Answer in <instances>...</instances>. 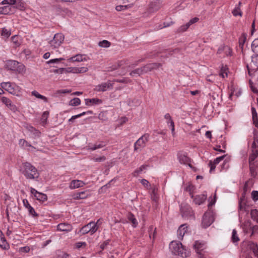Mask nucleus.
<instances>
[{
	"instance_id": "61",
	"label": "nucleus",
	"mask_w": 258,
	"mask_h": 258,
	"mask_svg": "<svg viewBox=\"0 0 258 258\" xmlns=\"http://www.w3.org/2000/svg\"><path fill=\"white\" fill-rule=\"evenodd\" d=\"M251 112H252V120L253 121L257 118V114L256 109L253 107H251Z\"/></svg>"
},
{
	"instance_id": "13",
	"label": "nucleus",
	"mask_w": 258,
	"mask_h": 258,
	"mask_svg": "<svg viewBox=\"0 0 258 258\" xmlns=\"http://www.w3.org/2000/svg\"><path fill=\"white\" fill-rule=\"evenodd\" d=\"M30 191L33 194L37 200L44 202L47 200V196L46 194L38 192L37 190L33 187H31Z\"/></svg>"
},
{
	"instance_id": "29",
	"label": "nucleus",
	"mask_w": 258,
	"mask_h": 258,
	"mask_svg": "<svg viewBox=\"0 0 258 258\" xmlns=\"http://www.w3.org/2000/svg\"><path fill=\"white\" fill-rule=\"evenodd\" d=\"M258 157V150H251L248 159V163H253L256 162V158Z\"/></svg>"
},
{
	"instance_id": "31",
	"label": "nucleus",
	"mask_w": 258,
	"mask_h": 258,
	"mask_svg": "<svg viewBox=\"0 0 258 258\" xmlns=\"http://www.w3.org/2000/svg\"><path fill=\"white\" fill-rule=\"evenodd\" d=\"M15 5V6H14V8H16L21 11H23L25 9L26 4L22 0H16Z\"/></svg>"
},
{
	"instance_id": "24",
	"label": "nucleus",
	"mask_w": 258,
	"mask_h": 258,
	"mask_svg": "<svg viewBox=\"0 0 258 258\" xmlns=\"http://www.w3.org/2000/svg\"><path fill=\"white\" fill-rule=\"evenodd\" d=\"M14 9V7L12 6H6L0 7V14L8 15L13 13L12 9Z\"/></svg>"
},
{
	"instance_id": "34",
	"label": "nucleus",
	"mask_w": 258,
	"mask_h": 258,
	"mask_svg": "<svg viewBox=\"0 0 258 258\" xmlns=\"http://www.w3.org/2000/svg\"><path fill=\"white\" fill-rule=\"evenodd\" d=\"M251 47L254 54H258V38L255 39L252 41Z\"/></svg>"
},
{
	"instance_id": "40",
	"label": "nucleus",
	"mask_w": 258,
	"mask_h": 258,
	"mask_svg": "<svg viewBox=\"0 0 258 258\" xmlns=\"http://www.w3.org/2000/svg\"><path fill=\"white\" fill-rule=\"evenodd\" d=\"M239 238L238 237V234L237 233V231L236 229H233L232 230V236H231V241L233 243H236L239 241Z\"/></svg>"
},
{
	"instance_id": "25",
	"label": "nucleus",
	"mask_w": 258,
	"mask_h": 258,
	"mask_svg": "<svg viewBox=\"0 0 258 258\" xmlns=\"http://www.w3.org/2000/svg\"><path fill=\"white\" fill-rule=\"evenodd\" d=\"M85 183L81 180H73L71 181L70 187L71 189H74L83 186Z\"/></svg>"
},
{
	"instance_id": "59",
	"label": "nucleus",
	"mask_w": 258,
	"mask_h": 258,
	"mask_svg": "<svg viewBox=\"0 0 258 258\" xmlns=\"http://www.w3.org/2000/svg\"><path fill=\"white\" fill-rule=\"evenodd\" d=\"M189 25L187 23L186 24L181 26L178 29V31L179 32H184L189 28Z\"/></svg>"
},
{
	"instance_id": "28",
	"label": "nucleus",
	"mask_w": 258,
	"mask_h": 258,
	"mask_svg": "<svg viewBox=\"0 0 258 258\" xmlns=\"http://www.w3.org/2000/svg\"><path fill=\"white\" fill-rule=\"evenodd\" d=\"M127 218L132 223L134 227H136L138 224L137 219H136L134 215L131 213H128L127 215Z\"/></svg>"
},
{
	"instance_id": "57",
	"label": "nucleus",
	"mask_w": 258,
	"mask_h": 258,
	"mask_svg": "<svg viewBox=\"0 0 258 258\" xmlns=\"http://www.w3.org/2000/svg\"><path fill=\"white\" fill-rule=\"evenodd\" d=\"M87 243L85 242H78L75 244L76 248L79 249L81 247H85Z\"/></svg>"
},
{
	"instance_id": "42",
	"label": "nucleus",
	"mask_w": 258,
	"mask_h": 258,
	"mask_svg": "<svg viewBox=\"0 0 258 258\" xmlns=\"http://www.w3.org/2000/svg\"><path fill=\"white\" fill-rule=\"evenodd\" d=\"M32 95L35 96L36 98L43 100L44 102H47L48 101L47 98L40 94H39L36 91H33L32 92Z\"/></svg>"
},
{
	"instance_id": "49",
	"label": "nucleus",
	"mask_w": 258,
	"mask_h": 258,
	"mask_svg": "<svg viewBox=\"0 0 258 258\" xmlns=\"http://www.w3.org/2000/svg\"><path fill=\"white\" fill-rule=\"evenodd\" d=\"M75 73H86L88 71V69L87 67H75Z\"/></svg>"
},
{
	"instance_id": "30",
	"label": "nucleus",
	"mask_w": 258,
	"mask_h": 258,
	"mask_svg": "<svg viewBox=\"0 0 258 258\" xmlns=\"http://www.w3.org/2000/svg\"><path fill=\"white\" fill-rule=\"evenodd\" d=\"M162 66L160 63H152L145 66L147 72L154 69H157Z\"/></svg>"
},
{
	"instance_id": "21",
	"label": "nucleus",
	"mask_w": 258,
	"mask_h": 258,
	"mask_svg": "<svg viewBox=\"0 0 258 258\" xmlns=\"http://www.w3.org/2000/svg\"><path fill=\"white\" fill-rule=\"evenodd\" d=\"M194 202L197 205H200L202 204L207 199V195L204 194L197 195L192 198Z\"/></svg>"
},
{
	"instance_id": "48",
	"label": "nucleus",
	"mask_w": 258,
	"mask_h": 258,
	"mask_svg": "<svg viewBox=\"0 0 258 258\" xmlns=\"http://www.w3.org/2000/svg\"><path fill=\"white\" fill-rule=\"evenodd\" d=\"M19 145L22 147H31L34 148L31 145H30L26 140L25 139H20L19 141Z\"/></svg>"
},
{
	"instance_id": "63",
	"label": "nucleus",
	"mask_w": 258,
	"mask_h": 258,
	"mask_svg": "<svg viewBox=\"0 0 258 258\" xmlns=\"http://www.w3.org/2000/svg\"><path fill=\"white\" fill-rule=\"evenodd\" d=\"M225 54L227 56H232V49L228 46H226V49L225 51Z\"/></svg>"
},
{
	"instance_id": "45",
	"label": "nucleus",
	"mask_w": 258,
	"mask_h": 258,
	"mask_svg": "<svg viewBox=\"0 0 258 258\" xmlns=\"http://www.w3.org/2000/svg\"><path fill=\"white\" fill-rule=\"evenodd\" d=\"M11 34V32L10 30H8L6 28H3L1 32V35L6 38H8L10 37Z\"/></svg>"
},
{
	"instance_id": "22",
	"label": "nucleus",
	"mask_w": 258,
	"mask_h": 258,
	"mask_svg": "<svg viewBox=\"0 0 258 258\" xmlns=\"http://www.w3.org/2000/svg\"><path fill=\"white\" fill-rule=\"evenodd\" d=\"M147 73L145 66L140 68L136 69L130 73V75L131 76H135L136 75L140 76L144 73Z\"/></svg>"
},
{
	"instance_id": "32",
	"label": "nucleus",
	"mask_w": 258,
	"mask_h": 258,
	"mask_svg": "<svg viewBox=\"0 0 258 258\" xmlns=\"http://www.w3.org/2000/svg\"><path fill=\"white\" fill-rule=\"evenodd\" d=\"M247 34L243 33L239 38V47L242 51L243 49L244 44L246 40Z\"/></svg>"
},
{
	"instance_id": "39",
	"label": "nucleus",
	"mask_w": 258,
	"mask_h": 258,
	"mask_svg": "<svg viewBox=\"0 0 258 258\" xmlns=\"http://www.w3.org/2000/svg\"><path fill=\"white\" fill-rule=\"evenodd\" d=\"M99 220H98L96 223H95L94 222H90L89 224H92L91 226H90V235L93 234L94 233L96 232V231L98 229V227L97 226V224L99 222Z\"/></svg>"
},
{
	"instance_id": "27",
	"label": "nucleus",
	"mask_w": 258,
	"mask_h": 258,
	"mask_svg": "<svg viewBox=\"0 0 258 258\" xmlns=\"http://www.w3.org/2000/svg\"><path fill=\"white\" fill-rule=\"evenodd\" d=\"M92 224L88 223L87 225H84L78 231V234H80V235H85L87 233H90V226H91Z\"/></svg>"
},
{
	"instance_id": "8",
	"label": "nucleus",
	"mask_w": 258,
	"mask_h": 258,
	"mask_svg": "<svg viewBox=\"0 0 258 258\" xmlns=\"http://www.w3.org/2000/svg\"><path fill=\"white\" fill-rule=\"evenodd\" d=\"M177 158L180 164L187 165L190 168H194L191 164L192 160L187 156V153H178L177 154Z\"/></svg>"
},
{
	"instance_id": "44",
	"label": "nucleus",
	"mask_w": 258,
	"mask_h": 258,
	"mask_svg": "<svg viewBox=\"0 0 258 258\" xmlns=\"http://www.w3.org/2000/svg\"><path fill=\"white\" fill-rule=\"evenodd\" d=\"M81 103V100L79 98H74L71 99L69 102V105L73 106H76L80 105Z\"/></svg>"
},
{
	"instance_id": "16",
	"label": "nucleus",
	"mask_w": 258,
	"mask_h": 258,
	"mask_svg": "<svg viewBox=\"0 0 258 258\" xmlns=\"http://www.w3.org/2000/svg\"><path fill=\"white\" fill-rule=\"evenodd\" d=\"M73 226L68 223H61L57 225V230L66 232H70L73 230Z\"/></svg>"
},
{
	"instance_id": "4",
	"label": "nucleus",
	"mask_w": 258,
	"mask_h": 258,
	"mask_svg": "<svg viewBox=\"0 0 258 258\" xmlns=\"http://www.w3.org/2000/svg\"><path fill=\"white\" fill-rule=\"evenodd\" d=\"M251 59L250 64L246 65L248 74L250 76H252L258 70V54H253Z\"/></svg>"
},
{
	"instance_id": "41",
	"label": "nucleus",
	"mask_w": 258,
	"mask_h": 258,
	"mask_svg": "<svg viewBox=\"0 0 258 258\" xmlns=\"http://www.w3.org/2000/svg\"><path fill=\"white\" fill-rule=\"evenodd\" d=\"M148 166L147 165H143L141 166H140L139 168H137L136 169L134 172L133 173V175L134 176H137L139 174H140L142 171L145 169H146L147 167Z\"/></svg>"
},
{
	"instance_id": "36",
	"label": "nucleus",
	"mask_w": 258,
	"mask_h": 258,
	"mask_svg": "<svg viewBox=\"0 0 258 258\" xmlns=\"http://www.w3.org/2000/svg\"><path fill=\"white\" fill-rule=\"evenodd\" d=\"M12 42L15 45V47H17L21 45V41L18 35H15L11 37Z\"/></svg>"
},
{
	"instance_id": "3",
	"label": "nucleus",
	"mask_w": 258,
	"mask_h": 258,
	"mask_svg": "<svg viewBox=\"0 0 258 258\" xmlns=\"http://www.w3.org/2000/svg\"><path fill=\"white\" fill-rule=\"evenodd\" d=\"M23 170L22 173L28 179H37L39 176V173L37 169L29 162L23 164Z\"/></svg>"
},
{
	"instance_id": "38",
	"label": "nucleus",
	"mask_w": 258,
	"mask_h": 258,
	"mask_svg": "<svg viewBox=\"0 0 258 258\" xmlns=\"http://www.w3.org/2000/svg\"><path fill=\"white\" fill-rule=\"evenodd\" d=\"M251 219L258 223V210L256 209L251 210L250 211Z\"/></svg>"
},
{
	"instance_id": "55",
	"label": "nucleus",
	"mask_w": 258,
	"mask_h": 258,
	"mask_svg": "<svg viewBox=\"0 0 258 258\" xmlns=\"http://www.w3.org/2000/svg\"><path fill=\"white\" fill-rule=\"evenodd\" d=\"M245 195H246V194L245 193V192H243V193L241 195V197L240 198V199L239 200L238 203H239V207H240V209L242 208H241L242 207L241 203L243 202L246 201V198Z\"/></svg>"
},
{
	"instance_id": "46",
	"label": "nucleus",
	"mask_w": 258,
	"mask_h": 258,
	"mask_svg": "<svg viewBox=\"0 0 258 258\" xmlns=\"http://www.w3.org/2000/svg\"><path fill=\"white\" fill-rule=\"evenodd\" d=\"M195 189V186L192 184H189L186 187L185 190L186 191L189 192V195L190 196L191 198H194V195L192 194L194 190Z\"/></svg>"
},
{
	"instance_id": "7",
	"label": "nucleus",
	"mask_w": 258,
	"mask_h": 258,
	"mask_svg": "<svg viewBox=\"0 0 258 258\" xmlns=\"http://www.w3.org/2000/svg\"><path fill=\"white\" fill-rule=\"evenodd\" d=\"M162 6V2L161 0H155L151 2L148 5L147 12L151 14L158 11Z\"/></svg>"
},
{
	"instance_id": "19",
	"label": "nucleus",
	"mask_w": 258,
	"mask_h": 258,
	"mask_svg": "<svg viewBox=\"0 0 258 258\" xmlns=\"http://www.w3.org/2000/svg\"><path fill=\"white\" fill-rule=\"evenodd\" d=\"M241 6L242 3L240 1L235 6L234 9L232 11V14L234 17H241L242 16L243 13L241 10Z\"/></svg>"
},
{
	"instance_id": "6",
	"label": "nucleus",
	"mask_w": 258,
	"mask_h": 258,
	"mask_svg": "<svg viewBox=\"0 0 258 258\" xmlns=\"http://www.w3.org/2000/svg\"><path fill=\"white\" fill-rule=\"evenodd\" d=\"M214 218L212 212H206L203 216L202 221V226L203 228H206L210 226L214 222Z\"/></svg>"
},
{
	"instance_id": "47",
	"label": "nucleus",
	"mask_w": 258,
	"mask_h": 258,
	"mask_svg": "<svg viewBox=\"0 0 258 258\" xmlns=\"http://www.w3.org/2000/svg\"><path fill=\"white\" fill-rule=\"evenodd\" d=\"M105 146L104 142H102L100 144L96 143L92 147H90L89 149L91 151H94L98 149L101 148Z\"/></svg>"
},
{
	"instance_id": "54",
	"label": "nucleus",
	"mask_w": 258,
	"mask_h": 258,
	"mask_svg": "<svg viewBox=\"0 0 258 258\" xmlns=\"http://www.w3.org/2000/svg\"><path fill=\"white\" fill-rule=\"evenodd\" d=\"M92 160L97 162H103L106 160V157L104 156H100L99 157H93L91 159Z\"/></svg>"
},
{
	"instance_id": "2",
	"label": "nucleus",
	"mask_w": 258,
	"mask_h": 258,
	"mask_svg": "<svg viewBox=\"0 0 258 258\" xmlns=\"http://www.w3.org/2000/svg\"><path fill=\"white\" fill-rule=\"evenodd\" d=\"M6 69L13 71L16 73L23 74L26 72L25 66L21 62L15 60L10 59L6 61Z\"/></svg>"
},
{
	"instance_id": "26",
	"label": "nucleus",
	"mask_w": 258,
	"mask_h": 258,
	"mask_svg": "<svg viewBox=\"0 0 258 258\" xmlns=\"http://www.w3.org/2000/svg\"><path fill=\"white\" fill-rule=\"evenodd\" d=\"M89 195L86 191H81L75 193L73 198L74 200L85 199L88 197Z\"/></svg>"
},
{
	"instance_id": "9",
	"label": "nucleus",
	"mask_w": 258,
	"mask_h": 258,
	"mask_svg": "<svg viewBox=\"0 0 258 258\" xmlns=\"http://www.w3.org/2000/svg\"><path fill=\"white\" fill-rule=\"evenodd\" d=\"M1 87L3 89H5L7 91L13 95H17V89L18 87L14 83L11 82H3L1 84Z\"/></svg>"
},
{
	"instance_id": "64",
	"label": "nucleus",
	"mask_w": 258,
	"mask_h": 258,
	"mask_svg": "<svg viewBox=\"0 0 258 258\" xmlns=\"http://www.w3.org/2000/svg\"><path fill=\"white\" fill-rule=\"evenodd\" d=\"M127 6L126 5H118L115 7V10L117 11H121L127 9Z\"/></svg>"
},
{
	"instance_id": "10",
	"label": "nucleus",
	"mask_w": 258,
	"mask_h": 258,
	"mask_svg": "<svg viewBox=\"0 0 258 258\" xmlns=\"http://www.w3.org/2000/svg\"><path fill=\"white\" fill-rule=\"evenodd\" d=\"M149 135L146 134L140 138L134 144V151H138L140 148L144 147L148 141Z\"/></svg>"
},
{
	"instance_id": "50",
	"label": "nucleus",
	"mask_w": 258,
	"mask_h": 258,
	"mask_svg": "<svg viewBox=\"0 0 258 258\" xmlns=\"http://www.w3.org/2000/svg\"><path fill=\"white\" fill-rule=\"evenodd\" d=\"M98 45L100 47L107 48L111 45V43L107 40H104L102 41H100Z\"/></svg>"
},
{
	"instance_id": "35",
	"label": "nucleus",
	"mask_w": 258,
	"mask_h": 258,
	"mask_svg": "<svg viewBox=\"0 0 258 258\" xmlns=\"http://www.w3.org/2000/svg\"><path fill=\"white\" fill-rule=\"evenodd\" d=\"M242 208H240L239 207V203H238V212L239 215H240V213H243L244 212H248V206L247 205L246 201L243 202L241 203Z\"/></svg>"
},
{
	"instance_id": "53",
	"label": "nucleus",
	"mask_w": 258,
	"mask_h": 258,
	"mask_svg": "<svg viewBox=\"0 0 258 258\" xmlns=\"http://www.w3.org/2000/svg\"><path fill=\"white\" fill-rule=\"evenodd\" d=\"M110 242V240L107 239L104 241L103 243H101L99 245V247L101 250H103L104 249H105L106 248L107 246L109 244Z\"/></svg>"
},
{
	"instance_id": "14",
	"label": "nucleus",
	"mask_w": 258,
	"mask_h": 258,
	"mask_svg": "<svg viewBox=\"0 0 258 258\" xmlns=\"http://www.w3.org/2000/svg\"><path fill=\"white\" fill-rule=\"evenodd\" d=\"M194 249L199 254L200 257H202V251L205 249L206 246L204 242L200 241L199 240L196 241L193 245Z\"/></svg>"
},
{
	"instance_id": "56",
	"label": "nucleus",
	"mask_w": 258,
	"mask_h": 258,
	"mask_svg": "<svg viewBox=\"0 0 258 258\" xmlns=\"http://www.w3.org/2000/svg\"><path fill=\"white\" fill-rule=\"evenodd\" d=\"M0 100L6 106H8V104L11 101L9 98L4 96L1 97Z\"/></svg>"
},
{
	"instance_id": "62",
	"label": "nucleus",
	"mask_w": 258,
	"mask_h": 258,
	"mask_svg": "<svg viewBox=\"0 0 258 258\" xmlns=\"http://www.w3.org/2000/svg\"><path fill=\"white\" fill-rule=\"evenodd\" d=\"M225 155H223L218 158H216L212 162L213 164L217 165L221 161L223 160L225 158Z\"/></svg>"
},
{
	"instance_id": "18",
	"label": "nucleus",
	"mask_w": 258,
	"mask_h": 258,
	"mask_svg": "<svg viewBox=\"0 0 258 258\" xmlns=\"http://www.w3.org/2000/svg\"><path fill=\"white\" fill-rule=\"evenodd\" d=\"M188 226L186 224H184L179 226L177 230L178 238L180 240H182L183 236L187 232Z\"/></svg>"
},
{
	"instance_id": "52",
	"label": "nucleus",
	"mask_w": 258,
	"mask_h": 258,
	"mask_svg": "<svg viewBox=\"0 0 258 258\" xmlns=\"http://www.w3.org/2000/svg\"><path fill=\"white\" fill-rule=\"evenodd\" d=\"M112 82H116L121 83H128L131 82V80L127 78H123L121 79H115L113 81H112Z\"/></svg>"
},
{
	"instance_id": "51",
	"label": "nucleus",
	"mask_w": 258,
	"mask_h": 258,
	"mask_svg": "<svg viewBox=\"0 0 258 258\" xmlns=\"http://www.w3.org/2000/svg\"><path fill=\"white\" fill-rule=\"evenodd\" d=\"M49 116V112L48 111H44L41 117V120L43 123H45L47 122V118Z\"/></svg>"
},
{
	"instance_id": "58",
	"label": "nucleus",
	"mask_w": 258,
	"mask_h": 258,
	"mask_svg": "<svg viewBox=\"0 0 258 258\" xmlns=\"http://www.w3.org/2000/svg\"><path fill=\"white\" fill-rule=\"evenodd\" d=\"M16 0H4L2 2V4L5 5V4H8L10 6L14 5L16 3Z\"/></svg>"
},
{
	"instance_id": "60",
	"label": "nucleus",
	"mask_w": 258,
	"mask_h": 258,
	"mask_svg": "<svg viewBox=\"0 0 258 258\" xmlns=\"http://www.w3.org/2000/svg\"><path fill=\"white\" fill-rule=\"evenodd\" d=\"M251 198L254 201L258 200V191L253 190L251 192Z\"/></svg>"
},
{
	"instance_id": "5",
	"label": "nucleus",
	"mask_w": 258,
	"mask_h": 258,
	"mask_svg": "<svg viewBox=\"0 0 258 258\" xmlns=\"http://www.w3.org/2000/svg\"><path fill=\"white\" fill-rule=\"evenodd\" d=\"M64 40V36L62 33H56L54 35L53 39L49 42L50 47L52 49L59 47Z\"/></svg>"
},
{
	"instance_id": "12",
	"label": "nucleus",
	"mask_w": 258,
	"mask_h": 258,
	"mask_svg": "<svg viewBox=\"0 0 258 258\" xmlns=\"http://www.w3.org/2000/svg\"><path fill=\"white\" fill-rule=\"evenodd\" d=\"M246 246L247 248L251 250L255 257L258 258V245L252 241H247L243 243L242 247Z\"/></svg>"
},
{
	"instance_id": "11",
	"label": "nucleus",
	"mask_w": 258,
	"mask_h": 258,
	"mask_svg": "<svg viewBox=\"0 0 258 258\" xmlns=\"http://www.w3.org/2000/svg\"><path fill=\"white\" fill-rule=\"evenodd\" d=\"M113 85L114 83L112 81L108 80L107 82H104L96 86L94 90L97 92H104L107 89H112Z\"/></svg>"
},
{
	"instance_id": "37",
	"label": "nucleus",
	"mask_w": 258,
	"mask_h": 258,
	"mask_svg": "<svg viewBox=\"0 0 258 258\" xmlns=\"http://www.w3.org/2000/svg\"><path fill=\"white\" fill-rule=\"evenodd\" d=\"M148 233L150 238H152L154 239L156 234V228H154L153 226H150L148 229Z\"/></svg>"
},
{
	"instance_id": "15",
	"label": "nucleus",
	"mask_w": 258,
	"mask_h": 258,
	"mask_svg": "<svg viewBox=\"0 0 258 258\" xmlns=\"http://www.w3.org/2000/svg\"><path fill=\"white\" fill-rule=\"evenodd\" d=\"M249 171L251 176L255 178L258 174V161L252 163H249Z\"/></svg>"
},
{
	"instance_id": "17",
	"label": "nucleus",
	"mask_w": 258,
	"mask_h": 258,
	"mask_svg": "<svg viewBox=\"0 0 258 258\" xmlns=\"http://www.w3.org/2000/svg\"><path fill=\"white\" fill-rule=\"evenodd\" d=\"M23 203L24 207L27 208L29 211V214L32 215L34 218H37L39 216L34 209L29 204L28 201L27 199H24Z\"/></svg>"
},
{
	"instance_id": "43",
	"label": "nucleus",
	"mask_w": 258,
	"mask_h": 258,
	"mask_svg": "<svg viewBox=\"0 0 258 258\" xmlns=\"http://www.w3.org/2000/svg\"><path fill=\"white\" fill-rule=\"evenodd\" d=\"M7 244L6 240L2 232L0 230V246L6 249V245Z\"/></svg>"
},
{
	"instance_id": "23",
	"label": "nucleus",
	"mask_w": 258,
	"mask_h": 258,
	"mask_svg": "<svg viewBox=\"0 0 258 258\" xmlns=\"http://www.w3.org/2000/svg\"><path fill=\"white\" fill-rule=\"evenodd\" d=\"M181 213L182 217L184 218L191 217L194 215L193 211L189 207L182 209Z\"/></svg>"
},
{
	"instance_id": "33",
	"label": "nucleus",
	"mask_w": 258,
	"mask_h": 258,
	"mask_svg": "<svg viewBox=\"0 0 258 258\" xmlns=\"http://www.w3.org/2000/svg\"><path fill=\"white\" fill-rule=\"evenodd\" d=\"M83 56L84 55L79 54L70 57L68 60L69 61L72 62H81L85 60Z\"/></svg>"
},
{
	"instance_id": "20",
	"label": "nucleus",
	"mask_w": 258,
	"mask_h": 258,
	"mask_svg": "<svg viewBox=\"0 0 258 258\" xmlns=\"http://www.w3.org/2000/svg\"><path fill=\"white\" fill-rule=\"evenodd\" d=\"M85 104L87 106L100 104L102 103V100L99 98L85 99Z\"/></svg>"
},
{
	"instance_id": "1",
	"label": "nucleus",
	"mask_w": 258,
	"mask_h": 258,
	"mask_svg": "<svg viewBox=\"0 0 258 258\" xmlns=\"http://www.w3.org/2000/svg\"><path fill=\"white\" fill-rule=\"evenodd\" d=\"M169 249L174 254L182 257H186L190 253L189 251L180 241H171L169 244Z\"/></svg>"
}]
</instances>
